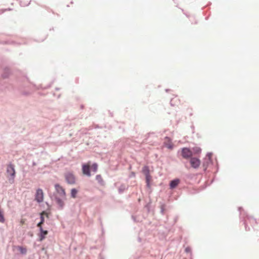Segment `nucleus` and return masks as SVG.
<instances>
[{
  "label": "nucleus",
  "mask_w": 259,
  "mask_h": 259,
  "mask_svg": "<svg viewBox=\"0 0 259 259\" xmlns=\"http://www.w3.org/2000/svg\"><path fill=\"white\" fill-rule=\"evenodd\" d=\"M65 177V180L68 184L73 185L75 183V178L72 173L68 172L66 174Z\"/></svg>",
  "instance_id": "nucleus-7"
},
{
  "label": "nucleus",
  "mask_w": 259,
  "mask_h": 259,
  "mask_svg": "<svg viewBox=\"0 0 259 259\" xmlns=\"http://www.w3.org/2000/svg\"><path fill=\"white\" fill-rule=\"evenodd\" d=\"M190 162L191 166L194 168H197L200 164V160L195 157L191 158Z\"/></svg>",
  "instance_id": "nucleus-10"
},
{
  "label": "nucleus",
  "mask_w": 259,
  "mask_h": 259,
  "mask_svg": "<svg viewBox=\"0 0 259 259\" xmlns=\"http://www.w3.org/2000/svg\"><path fill=\"white\" fill-rule=\"evenodd\" d=\"M165 138L167 139H169V138H168L167 137H166Z\"/></svg>",
  "instance_id": "nucleus-28"
},
{
  "label": "nucleus",
  "mask_w": 259,
  "mask_h": 259,
  "mask_svg": "<svg viewBox=\"0 0 259 259\" xmlns=\"http://www.w3.org/2000/svg\"><path fill=\"white\" fill-rule=\"evenodd\" d=\"M96 180L99 183H101L102 182H103V180H102V177L101 175H98L96 176Z\"/></svg>",
  "instance_id": "nucleus-18"
},
{
  "label": "nucleus",
  "mask_w": 259,
  "mask_h": 259,
  "mask_svg": "<svg viewBox=\"0 0 259 259\" xmlns=\"http://www.w3.org/2000/svg\"><path fill=\"white\" fill-rule=\"evenodd\" d=\"M212 155V153L209 152L207 153L206 157L204 159V161L203 162V166L204 168V170L206 169L208 166L211 163V156Z\"/></svg>",
  "instance_id": "nucleus-8"
},
{
  "label": "nucleus",
  "mask_w": 259,
  "mask_h": 259,
  "mask_svg": "<svg viewBox=\"0 0 259 259\" xmlns=\"http://www.w3.org/2000/svg\"><path fill=\"white\" fill-rule=\"evenodd\" d=\"M77 191L76 189L73 188L71 190V197L74 198L76 196Z\"/></svg>",
  "instance_id": "nucleus-15"
},
{
  "label": "nucleus",
  "mask_w": 259,
  "mask_h": 259,
  "mask_svg": "<svg viewBox=\"0 0 259 259\" xmlns=\"http://www.w3.org/2000/svg\"><path fill=\"white\" fill-rule=\"evenodd\" d=\"M5 73L2 75L3 77L7 78L8 76V74L10 72V70L8 68L5 69Z\"/></svg>",
  "instance_id": "nucleus-19"
},
{
  "label": "nucleus",
  "mask_w": 259,
  "mask_h": 259,
  "mask_svg": "<svg viewBox=\"0 0 259 259\" xmlns=\"http://www.w3.org/2000/svg\"><path fill=\"white\" fill-rule=\"evenodd\" d=\"M256 223V220L254 219L253 218L251 217H248L246 216V218L244 220V224L245 225V228L246 230H249L250 228H247V225L248 224H250L251 225L255 224Z\"/></svg>",
  "instance_id": "nucleus-9"
},
{
  "label": "nucleus",
  "mask_w": 259,
  "mask_h": 259,
  "mask_svg": "<svg viewBox=\"0 0 259 259\" xmlns=\"http://www.w3.org/2000/svg\"><path fill=\"white\" fill-rule=\"evenodd\" d=\"M40 218V221L37 225L38 227H42L41 224H42L45 221V218L42 214H41Z\"/></svg>",
  "instance_id": "nucleus-17"
},
{
  "label": "nucleus",
  "mask_w": 259,
  "mask_h": 259,
  "mask_svg": "<svg viewBox=\"0 0 259 259\" xmlns=\"http://www.w3.org/2000/svg\"><path fill=\"white\" fill-rule=\"evenodd\" d=\"M98 165L97 163H94L92 165V168H93L94 171L96 172L97 170Z\"/></svg>",
  "instance_id": "nucleus-22"
},
{
  "label": "nucleus",
  "mask_w": 259,
  "mask_h": 259,
  "mask_svg": "<svg viewBox=\"0 0 259 259\" xmlns=\"http://www.w3.org/2000/svg\"><path fill=\"white\" fill-rule=\"evenodd\" d=\"M82 172L84 175L90 177L91 176L90 166L88 165L83 164L82 166Z\"/></svg>",
  "instance_id": "nucleus-13"
},
{
  "label": "nucleus",
  "mask_w": 259,
  "mask_h": 259,
  "mask_svg": "<svg viewBox=\"0 0 259 259\" xmlns=\"http://www.w3.org/2000/svg\"><path fill=\"white\" fill-rule=\"evenodd\" d=\"M18 249L20 253L22 254H25L27 252L26 249L23 247L18 246Z\"/></svg>",
  "instance_id": "nucleus-16"
},
{
  "label": "nucleus",
  "mask_w": 259,
  "mask_h": 259,
  "mask_svg": "<svg viewBox=\"0 0 259 259\" xmlns=\"http://www.w3.org/2000/svg\"><path fill=\"white\" fill-rule=\"evenodd\" d=\"M164 210H165V205L164 204H162L161 205V206H160L161 213L162 214H163Z\"/></svg>",
  "instance_id": "nucleus-21"
},
{
  "label": "nucleus",
  "mask_w": 259,
  "mask_h": 259,
  "mask_svg": "<svg viewBox=\"0 0 259 259\" xmlns=\"http://www.w3.org/2000/svg\"><path fill=\"white\" fill-rule=\"evenodd\" d=\"M127 189V187L125 185L122 184L120 186V187L118 188V192L119 193H122L126 189Z\"/></svg>",
  "instance_id": "nucleus-14"
},
{
  "label": "nucleus",
  "mask_w": 259,
  "mask_h": 259,
  "mask_svg": "<svg viewBox=\"0 0 259 259\" xmlns=\"http://www.w3.org/2000/svg\"><path fill=\"white\" fill-rule=\"evenodd\" d=\"M241 209H242V208L241 207H239L238 210L240 212V213L241 214L242 212H241Z\"/></svg>",
  "instance_id": "nucleus-24"
},
{
  "label": "nucleus",
  "mask_w": 259,
  "mask_h": 259,
  "mask_svg": "<svg viewBox=\"0 0 259 259\" xmlns=\"http://www.w3.org/2000/svg\"><path fill=\"white\" fill-rule=\"evenodd\" d=\"M193 151L195 153L198 154L201 152V149L199 147H196L193 148Z\"/></svg>",
  "instance_id": "nucleus-20"
},
{
  "label": "nucleus",
  "mask_w": 259,
  "mask_h": 259,
  "mask_svg": "<svg viewBox=\"0 0 259 259\" xmlns=\"http://www.w3.org/2000/svg\"><path fill=\"white\" fill-rule=\"evenodd\" d=\"M172 145H169V146H168V148H172Z\"/></svg>",
  "instance_id": "nucleus-25"
},
{
  "label": "nucleus",
  "mask_w": 259,
  "mask_h": 259,
  "mask_svg": "<svg viewBox=\"0 0 259 259\" xmlns=\"http://www.w3.org/2000/svg\"><path fill=\"white\" fill-rule=\"evenodd\" d=\"M180 180L179 179H175L170 182L169 187L171 189H175L180 183Z\"/></svg>",
  "instance_id": "nucleus-12"
},
{
  "label": "nucleus",
  "mask_w": 259,
  "mask_h": 259,
  "mask_svg": "<svg viewBox=\"0 0 259 259\" xmlns=\"http://www.w3.org/2000/svg\"><path fill=\"white\" fill-rule=\"evenodd\" d=\"M172 100H171V101H170V104H171V106H174V105L172 103Z\"/></svg>",
  "instance_id": "nucleus-26"
},
{
  "label": "nucleus",
  "mask_w": 259,
  "mask_h": 259,
  "mask_svg": "<svg viewBox=\"0 0 259 259\" xmlns=\"http://www.w3.org/2000/svg\"><path fill=\"white\" fill-rule=\"evenodd\" d=\"M35 200L38 203H40L44 200V193L41 189H38L36 190Z\"/></svg>",
  "instance_id": "nucleus-5"
},
{
  "label": "nucleus",
  "mask_w": 259,
  "mask_h": 259,
  "mask_svg": "<svg viewBox=\"0 0 259 259\" xmlns=\"http://www.w3.org/2000/svg\"><path fill=\"white\" fill-rule=\"evenodd\" d=\"M50 196L52 200L55 201L56 204L58 205V209H63L65 205L64 201L66 199V196H65V197L63 198V197H60L58 196L55 193L50 194Z\"/></svg>",
  "instance_id": "nucleus-1"
},
{
  "label": "nucleus",
  "mask_w": 259,
  "mask_h": 259,
  "mask_svg": "<svg viewBox=\"0 0 259 259\" xmlns=\"http://www.w3.org/2000/svg\"><path fill=\"white\" fill-rule=\"evenodd\" d=\"M165 91H166V92H168V90L166 89Z\"/></svg>",
  "instance_id": "nucleus-29"
},
{
  "label": "nucleus",
  "mask_w": 259,
  "mask_h": 259,
  "mask_svg": "<svg viewBox=\"0 0 259 259\" xmlns=\"http://www.w3.org/2000/svg\"><path fill=\"white\" fill-rule=\"evenodd\" d=\"M55 188L56 190V194L60 197H65L66 196V193L64 188L61 187L59 184H56L55 185Z\"/></svg>",
  "instance_id": "nucleus-4"
},
{
  "label": "nucleus",
  "mask_w": 259,
  "mask_h": 259,
  "mask_svg": "<svg viewBox=\"0 0 259 259\" xmlns=\"http://www.w3.org/2000/svg\"><path fill=\"white\" fill-rule=\"evenodd\" d=\"M39 229V231H40V234L39 235V241H42L43 240L46 236L48 234V231L47 230H43L42 229V227H38Z\"/></svg>",
  "instance_id": "nucleus-11"
},
{
  "label": "nucleus",
  "mask_w": 259,
  "mask_h": 259,
  "mask_svg": "<svg viewBox=\"0 0 259 259\" xmlns=\"http://www.w3.org/2000/svg\"><path fill=\"white\" fill-rule=\"evenodd\" d=\"M23 94H24V95H27V93H23Z\"/></svg>",
  "instance_id": "nucleus-27"
},
{
  "label": "nucleus",
  "mask_w": 259,
  "mask_h": 259,
  "mask_svg": "<svg viewBox=\"0 0 259 259\" xmlns=\"http://www.w3.org/2000/svg\"><path fill=\"white\" fill-rule=\"evenodd\" d=\"M7 173L10 176L9 180L11 183L14 182V180L15 177V170L14 165L10 163L7 167Z\"/></svg>",
  "instance_id": "nucleus-2"
},
{
  "label": "nucleus",
  "mask_w": 259,
  "mask_h": 259,
  "mask_svg": "<svg viewBox=\"0 0 259 259\" xmlns=\"http://www.w3.org/2000/svg\"><path fill=\"white\" fill-rule=\"evenodd\" d=\"M182 156L185 159H189L192 156V152L188 148H183L182 149Z\"/></svg>",
  "instance_id": "nucleus-6"
},
{
  "label": "nucleus",
  "mask_w": 259,
  "mask_h": 259,
  "mask_svg": "<svg viewBox=\"0 0 259 259\" xmlns=\"http://www.w3.org/2000/svg\"><path fill=\"white\" fill-rule=\"evenodd\" d=\"M142 172L145 176L147 187H150V182L151 179V177L150 175V170L149 167L147 165H145L142 168Z\"/></svg>",
  "instance_id": "nucleus-3"
},
{
  "label": "nucleus",
  "mask_w": 259,
  "mask_h": 259,
  "mask_svg": "<svg viewBox=\"0 0 259 259\" xmlns=\"http://www.w3.org/2000/svg\"><path fill=\"white\" fill-rule=\"evenodd\" d=\"M191 251V248L189 247L185 248V251L186 252H189Z\"/></svg>",
  "instance_id": "nucleus-23"
}]
</instances>
